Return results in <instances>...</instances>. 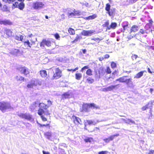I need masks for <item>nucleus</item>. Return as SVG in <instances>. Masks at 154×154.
Wrapping results in <instances>:
<instances>
[{"label":"nucleus","mask_w":154,"mask_h":154,"mask_svg":"<svg viewBox=\"0 0 154 154\" xmlns=\"http://www.w3.org/2000/svg\"><path fill=\"white\" fill-rule=\"evenodd\" d=\"M89 66H85L83 67L81 69V71L83 72L85 69H88L86 72L87 75L88 76H91L92 75V70L90 69H88Z\"/></svg>","instance_id":"2eb2a0df"},{"label":"nucleus","mask_w":154,"mask_h":154,"mask_svg":"<svg viewBox=\"0 0 154 154\" xmlns=\"http://www.w3.org/2000/svg\"><path fill=\"white\" fill-rule=\"evenodd\" d=\"M148 154H154V150H149Z\"/></svg>","instance_id":"4d7b16f0"},{"label":"nucleus","mask_w":154,"mask_h":154,"mask_svg":"<svg viewBox=\"0 0 154 154\" xmlns=\"http://www.w3.org/2000/svg\"><path fill=\"white\" fill-rule=\"evenodd\" d=\"M0 24L5 26H11L13 24V22L9 20H5L0 21Z\"/></svg>","instance_id":"a211bd4d"},{"label":"nucleus","mask_w":154,"mask_h":154,"mask_svg":"<svg viewBox=\"0 0 154 154\" xmlns=\"http://www.w3.org/2000/svg\"><path fill=\"white\" fill-rule=\"evenodd\" d=\"M147 69L149 73H152V72L151 71L149 68H148Z\"/></svg>","instance_id":"e2e57ef3"},{"label":"nucleus","mask_w":154,"mask_h":154,"mask_svg":"<svg viewBox=\"0 0 154 154\" xmlns=\"http://www.w3.org/2000/svg\"><path fill=\"white\" fill-rule=\"evenodd\" d=\"M150 92L151 93V94L152 93V91H153V89L152 88H150L149 90Z\"/></svg>","instance_id":"774afa93"},{"label":"nucleus","mask_w":154,"mask_h":154,"mask_svg":"<svg viewBox=\"0 0 154 154\" xmlns=\"http://www.w3.org/2000/svg\"><path fill=\"white\" fill-rule=\"evenodd\" d=\"M37 85L35 84V82L30 83L28 84L27 85V87L28 88H33V87L36 86Z\"/></svg>","instance_id":"473e14b6"},{"label":"nucleus","mask_w":154,"mask_h":154,"mask_svg":"<svg viewBox=\"0 0 154 154\" xmlns=\"http://www.w3.org/2000/svg\"><path fill=\"white\" fill-rule=\"evenodd\" d=\"M37 123L40 127H48L49 128H50V125L49 124H47L46 125L42 124L39 123L38 122H37Z\"/></svg>","instance_id":"79ce46f5"},{"label":"nucleus","mask_w":154,"mask_h":154,"mask_svg":"<svg viewBox=\"0 0 154 154\" xmlns=\"http://www.w3.org/2000/svg\"><path fill=\"white\" fill-rule=\"evenodd\" d=\"M42 152L43 154H50L49 152H46L44 151H43Z\"/></svg>","instance_id":"bf43d9fd"},{"label":"nucleus","mask_w":154,"mask_h":154,"mask_svg":"<svg viewBox=\"0 0 154 154\" xmlns=\"http://www.w3.org/2000/svg\"><path fill=\"white\" fill-rule=\"evenodd\" d=\"M149 23H151V24L153 25V21L152 20V19L149 20L148 21Z\"/></svg>","instance_id":"052dcab7"},{"label":"nucleus","mask_w":154,"mask_h":154,"mask_svg":"<svg viewBox=\"0 0 154 154\" xmlns=\"http://www.w3.org/2000/svg\"><path fill=\"white\" fill-rule=\"evenodd\" d=\"M109 57V55L108 54H106L104 56V58L108 59Z\"/></svg>","instance_id":"13d9d810"},{"label":"nucleus","mask_w":154,"mask_h":154,"mask_svg":"<svg viewBox=\"0 0 154 154\" xmlns=\"http://www.w3.org/2000/svg\"><path fill=\"white\" fill-rule=\"evenodd\" d=\"M1 10L3 12H10L9 8L6 5H4L1 7Z\"/></svg>","instance_id":"393cba45"},{"label":"nucleus","mask_w":154,"mask_h":154,"mask_svg":"<svg viewBox=\"0 0 154 154\" xmlns=\"http://www.w3.org/2000/svg\"><path fill=\"white\" fill-rule=\"evenodd\" d=\"M12 33L11 29L5 28L4 30L3 36L6 38H9L12 36Z\"/></svg>","instance_id":"6e6552de"},{"label":"nucleus","mask_w":154,"mask_h":154,"mask_svg":"<svg viewBox=\"0 0 154 154\" xmlns=\"http://www.w3.org/2000/svg\"><path fill=\"white\" fill-rule=\"evenodd\" d=\"M108 152L107 151H102L98 152V154H106Z\"/></svg>","instance_id":"864d4df0"},{"label":"nucleus","mask_w":154,"mask_h":154,"mask_svg":"<svg viewBox=\"0 0 154 154\" xmlns=\"http://www.w3.org/2000/svg\"><path fill=\"white\" fill-rule=\"evenodd\" d=\"M117 85H112L108 86L106 88H103V90L104 92H107L108 91H113L114 89L116 88V87L117 86Z\"/></svg>","instance_id":"6ab92c4d"},{"label":"nucleus","mask_w":154,"mask_h":154,"mask_svg":"<svg viewBox=\"0 0 154 154\" xmlns=\"http://www.w3.org/2000/svg\"><path fill=\"white\" fill-rule=\"evenodd\" d=\"M97 16L95 14H93L92 15L89 16L88 17H86L85 19L86 20H93L95 19L97 17Z\"/></svg>","instance_id":"2f4dec72"},{"label":"nucleus","mask_w":154,"mask_h":154,"mask_svg":"<svg viewBox=\"0 0 154 154\" xmlns=\"http://www.w3.org/2000/svg\"><path fill=\"white\" fill-rule=\"evenodd\" d=\"M137 57V55L135 54H133L131 56V58L133 60H136Z\"/></svg>","instance_id":"09e8293b"},{"label":"nucleus","mask_w":154,"mask_h":154,"mask_svg":"<svg viewBox=\"0 0 154 154\" xmlns=\"http://www.w3.org/2000/svg\"><path fill=\"white\" fill-rule=\"evenodd\" d=\"M111 6L109 3H107L106 5L105 10L107 11V13L110 16H114L115 12L116 9L115 8L111 9L110 10Z\"/></svg>","instance_id":"423d86ee"},{"label":"nucleus","mask_w":154,"mask_h":154,"mask_svg":"<svg viewBox=\"0 0 154 154\" xmlns=\"http://www.w3.org/2000/svg\"><path fill=\"white\" fill-rule=\"evenodd\" d=\"M82 77V75L81 73H76L75 74V79L77 80H80Z\"/></svg>","instance_id":"c756f323"},{"label":"nucleus","mask_w":154,"mask_h":154,"mask_svg":"<svg viewBox=\"0 0 154 154\" xmlns=\"http://www.w3.org/2000/svg\"><path fill=\"white\" fill-rule=\"evenodd\" d=\"M45 45L47 47H50L51 46V42L48 40H46L45 39H43L42 42L40 43V46L41 47H44Z\"/></svg>","instance_id":"9b49d317"},{"label":"nucleus","mask_w":154,"mask_h":154,"mask_svg":"<svg viewBox=\"0 0 154 154\" xmlns=\"http://www.w3.org/2000/svg\"><path fill=\"white\" fill-rule=\"evenodd\" d=\"M84 140L86 143H91L93 141V139L92 137H86Z\"/></svg>","instance_id":"c9c22d12"},{"label":"nucleus","mask_w":154,"mask_h":154,"mask_svg":"<svg viewBox=\"0 0 154 154\" xmlns=\"http://www.w3.org/2000/svg\"><path fill=\"white\" fill-rule=\"evenodd\" d=\"M128 77V75H125L120 77L116 80V82H119V83H125L127 85L129 84H132V79L131 78L128 79L127 78Z\"/></svg>","instance_id":"f03ea898"},{"label":"nucleus","mask_w":154,"mask_h":154,"mask_svg":"<svg viewBox=\"0 0 154 154\" xmlns=\"http://www.w3.org/2000/svg\"><path fill=\"white\" fill-rule=\"evenodd\" d=\"M44 135L48 139H50L52 136L51 133L49 132H45Z\"/></svg>","instance_id":"7c9ffc66"},{"label":"nucleus","mask_w":154,"mask_h":154,"mask_svg":"<svg viewBox=\"0 0 154 154\" xmlns=\"http://www.w3.org/2000/svg\"><path fill=\"white\" fill-rule=\"evenodd\" d=\"M39 108L38 111V114L40 116L41 118L43 121L45 122L47 121V119L43 115V114L45 113V115L46 116L50 115L51 113L48 110H46L45 112L44 110H46L49 107V106L43 103H39Z\"/></svg>","instance_id":"f257e3e1"},{"label":"nucleus","mask_w":154,"mask_h":154,"mask_svg":"<svg viewBox=\"0 0 154 154\" xmlns=\"http://www.w3.org/2000/svg\"><path fill=\"white\" fill-rule=\"evenodd\" d=\"M39 74L42 78H45L47 77V73L46 70H41L39 72Z\"/></svg>","instance_id":"4be33fe9"},{"label":"nucleus","mask_w":154,"mask_h":154,"mask_svg":"<svg viewBox=\"0 0 154 154\" xmlns=\"http://www.w3.org/2000/svg\"><path fill=\"white\" fill-rule=\"evenodd\" d=\"M139 29L138 26L134 25L132 26L130 29V32H137Z\"/></svg>","instance_id":"5701e85b"},{"label":"nucleus","mask_w":154,"mask_h":154,"mask_svg":"<svg viewBox=\"0 0 154 154\" xmlns=\"http://www.w3.org/2000/svg\"><path fill=\"white\" fill-rule=\"evenodd\" d=\"M117 24L115 22H112V23L110 25L109 27L106 28V30H110L111 29H114L116 28L117 27Z\"/></svg>","instance_id":"b1692460"},{"label":"nucleus","mask_w":154,"mask_h":154,"mask_svg":"<svg viewBox=\"0 0 154 154\" xmlns=\"http://www.w3.org/2000/svg\"><path fill=\"white\" fill-rule=\"evenodd\" d=\"M25 7V4L23 2L19 3L17 2H16L13 3L12 5V8L13 9L17 8L20 10H23L24 8Z\"/></svg>","instance_id":"0eeeda50"},{"label":"nucleus","mask_w":154,"mask_h":154,"mask_svg":"<svg viewBox=\"0 0 154 154\" xmlns=\"http://www.w3.org/2000/svg\"><path fill=\"white\" fill-rule=\"evenodd\" d=\"M150 32L149 30L146 29L144 27V29H140L138 33V35H144L145 34H147Z\"/></svg>","instance_id":"412c9836"},{"label":"nucleus","mask_w":154,"mask_h":154,"mask_svg":"<svg viewBox=\"0 0 154 154\" xmlns=\"http://www.w3.org/2000/svg\"><path fill=\"white\" fill-rule=\"evenodd\" d=\"M98 74L99 77L104 75L105 74V72L103 68L100 69V70L98 71Z\"/></svg>","instance_id":"c85d7f7f"},{"label":"nucleus","mask_w":154,"mask_h":154,"mask_svg":"<svg viewBox=\"0 0 154 154\" xmlns=\"http://www.w3.org/2000/svg\"><path fill=\"white\" fill-rule=\"evenodd\" d=\"M119 136V134H116L111 135L108 138L104 139L103 140L105 143H108L110 141L113 140L115 137H118Z\"/></svg>","instance_id":"dca6fc26"},{"label":"nucleus","mask_w":154,"mask_h":154,"mask_svg":"<svg viewBox=\"0 0 154 154\" xmlns=\"http://www.w3.org/2000/svg\"><path fill=\"white\" fill-rule=\"evenodd\" d=\"M62 76V70L59 67H57L55 69V72H54L51 79L52 80L57 79L61 77Z\"/></svg>","instance_id":"20e7f679"},{"label":"nucleus","mask_w":154,"mask_h":154,"mask_svg":"<svg viewBox=\"0 0 154 154\" xmlns=\"http://www.w3.org/2000/svg\"><path fill=\"white\" fill-rule=\"evenodd\" d=\"M89 108H93V109H97L98 107L94 103H88Z\"/></svg>","instance_id":"a19ab883"},{"label":"nucleus","mask_w":154,"mask_h":154,"mask_svg":"<svg viewBox=\"0 0 154 154\" xmlns=\"http://www.w3.org/2000/svg\"><path fill=\"white\" fill-rule=\"evenodd\" d=\"M17 81H24V78L22 76H20V77L18 76H17L15 77Z\"/></svg>","instance_id":"c03bdc74"},{"label":"nucleus","mask_w":154,"mask_h":154,"mask_svg":"<svg viewBox=\"0 0 154 154\" xmlns=\"http://www.w3.org/2000/svg\"><path fill=\"white\" fill-rule=\"evenodd\" d=\"M35 44V42L30 40V42L29 40L24 41L23 42V45L25 47L27 48H31L32 45H34Z\"/></svg>","instance_id":"4468645a"},{"label":"nucleus","mask_w":154,"mask_h":154,"mask_svg":"<svg viewBox=\"0 0 154 154\" xmlns=\"http://www.w3.org/2000/svg\"><path fill=\"white\" fill-rule=\"evenodd\" d=\"M86 81L89 84H92L94 82V79L91 77H89L87 79Z\"/></svg>","instance_id":"ea45409f"},{"label":"nucleus","mask_w":154,"mask_h":154,"mask_svg":"<svg viewBox=\"0 0 154 154\" xmlns=\"http://www.w3.org/2000/svg\"><path fill=\"white\" fill-rule=\"evenodd\" d=\"M82 52L84 54H85L86 52V50L85 49H83L82 50Z\"/></svg>","instance_id":"338daca9"},{"label":"nucleus","mask_w":154,"mask_h":154,"mask_svg":"<svg viewBox=\"0 0 154 154\" xmlns=\"http://www.w3.org/2000/svg\"><path fill=\"white\" fill-rule=\"evenodd\" d=\"M16 0H7V2L9 4H11L15 2Z\"/></svg>","instance_id":"5fc2aeb1"},{"label":"nucleus","mask_w":154,"mask_h":154,"mask_svg":"<svg viewBox=\"0 0 154 154\" xmlns=\"http://www.w3.org/2000/svg\"><path fill=\"white\" fill-rule=\"evenodd\" d=\"M91 40H94V41H99H99H101V39H100L99 38H92L91 39Z\"/></svg>","instance_id":"603ef678"},{"label":"nucleus","mask_w":154,"mask_h":154,"mask_svg":"<svg viewBox=\"0 0 154 154\" xmlns=\"http://www.w3.org/2000/svg\"><path fill=\"white\" fill-rule=\"evenodd\" d=\"M111 66L112 68L114 69L117 67L116 63L114 62H112L111 63Z\"/></svg>","instance_id":"a18cd8bd"},{"label":"nucleus","mask_w":154,"mask_h":154,"mask_svg":"<svg viewBox=\"0 0 154 154\" xmlns=\"http://www.w3.org/2000/svg\"><path fill=\"white\" fill-rule=\"evenodd\" d=\"M77 12L75 11H73L72 12L68 14V16L69 17H71L77 15Z\"/></svg>","instance_id":"4c0bfd02"},{"label":"nucleus","mask_w":154,"mask_h":154,"mask_svg":"<svg viewBox=\"0 0 154 154\" xmlns=\"http://www.w3.org/2000/svg\"><path fill=\"white\" fill-rule=\"evenodd\" d=\"M109 24V21L107 20L102 25V26L103 27H106V28H107L109 27V26H108Z\"/></svg>","instance_id":"49530a36"},{"label":"nucleus","mask_w":154,"mask_h":154,"mask_svg":"<svg viewBox=\"0 0 154 154\" xmlns=\"http://www.w3.org/2000/svg\"><path fill=\"white\" fill-rule=\"evenodd\" d=\"M153 105V102H149L147 104L143 106L141 108V110L144 111L148 109H150V111H151L152 110V105Z\"/></svg>","instance_id":"f3484780"},{"label":"nucleus","mask_w":154,"mask_h":154,"mask_svg":"<svg viewBox=\"0 0 154 154\" xmlns=\"http://www.w3.org/2000/svg\"><path fill=\"white\" fill-rule=\"evenodd\" d=\"M54 36L55 38L56 39H57V40L59 39V38H60V36L58 33H55V34H54Z\"/></svg>","instance_id":"de8ad7c7"},{"label":"nucleus","mask_w":154,"mask_h":154,"mask_svg":"<svg viewBox=\"0 0 154 154\" xmlns=\"http://www.w3.org/2000/svg\"><path fill=\"white\" fill-rule=\"evenodd\" d=\"M152 24H151L149 23H147L145 26V28L146 29H148L149 30V31L152 32V30L151 29V27L152 26Z\"/></svg>","instance_id":"f704fd0d"},{"label":"nucleus","mask_w":154,"mask_h":154,"mask_svg":"<svg viewBox=\"0 0 154 154\" xmlns=\"http://www.w3.org/2000/svg\"><path fill=\"white\" fill-rule=\"evenodd\" d=\"M145 72V70H143L139 72L136 74L135 78L137 79L140 78L143 75V73Z\"/></svg>","instance_id":"a878e982"},{"label":"nucleus","mask_w":154,"mask_h":154,"mask_svg":"<svg viewBox=\"0 0 154 154\" xmlns=\"http://www.w3.org/2000/svg\"><path fill=\"white\" fill-rule=\"evenodd\" d=\"M82 37L79 35L77 34L75 38V39L71 42L72 43H76L78 41H79L80 40L82 39Z\"/></svg>","instance_id":"bb28decb"},{"label":"nucleus","mask_w":154,"mask_h":154,"mask_svg":"<svg viewBox=\"0 0 154 154\" xmlns=\"http://www.w3.org/2000/svg\"><path fill=\"white\" fill-rule=\"evenodd\" d=\"M72 119L75 126H78L79 125H82V120L79 117L73 115L72 117Z\"/></svg>","instance_id":"1a4fd4ad"},{"label":"nucleus","mask_w":154,"mask_h":154,"mask_svg":"<svg viewBox=\"0 0 154 154\" xmlns=\"http://www.w3.org/2000/svg\"><path fill=\"white\" fill-rule=\"evenodd\" d=\"M89 108L88 103H83L82 106V108L81 111L82 112H88V109Z\"/></svg>","instance_id":"aec40b11"},{"label":"nucleus","mask_w":154,"mask_h":154,"mask_svg":"<svg viewBox=\"0 0 154 154\" xmlns=\"http://www.w3.org/2000/svg\"><path fill=\"white\" fill-rule=\"evenodd\" d=\"M18 116L22 119L28 120H30L32 119L31 116L27 113H21L20 114H18Z\"/></svg>","instance_id":"ddd939ff"},{"label":"nucleus","mask_w":154,"mask_h":154,"mask_svg":"<svg viewBox=\"0 0 154 154\" xmlns=\"http://www.w3.org/2000/svg\"><path fill=\"white\" fill-rule=\"evenodd\" d=\"M95 31L93 30H83L81 32V34L86 36H90L94 33Z\"/></svg>","instance_id":"f8f14e48"},{"label":"nucleus","mask_w":154,"mask_h":154,"mask_svg":"<svg viewBox=\"0 0 154 154\" xmlns=\"http://www.w3.org/2000/svg\"><path fill=\"white\" fill-rule=\"evenodd\" d=\"M68 32L71 35H74L75 33V30L72 28H69L68 29Z\"/></svg>","instance_id":"e433bc0d"},{"label":"nucleus","mask_w":154,"mask_h":154,"mask_svg":"<svg viewBox=\"0 0 154 154\" xmlns=\"http://www.w3.org/2000/svg\"><path fill=\"white\" fill-rule=\"evenodd\" d=\"M123 30L124 31L126 29H127V28L128 27V24H127L126 25H124L123 26Z\"/></svg>","instance_id":"3c124183"},{"label":"nucleus","mask_w":154,"mask_h":154,"mask_svg":"<svg viewBox=\"0 0 154 154\" xmlns=\"http://www.w3.org/2000/svg\"><path fill=\"white\" fill-rule=\"evenodd\" d=\"M86 122L89 125H95L97 123V122L93 121L91 120H87Z\"/></svg>","instance_id":"58836bf2"},{"label":"nucleus","mask_w":154,"mask_h":154,"mask_svg":"<svg viewBox=\"0 0 154 154\" xmlns=\"http://www.w3.org/2000/svg\"><path fill=\"white\" fill-rule=\"evenodd\" d=\"M48 102V105L49 106V107L52 104V102L50 100H48L47 101Z\"/></svg>","instance_id":"6e6d98bb"},{"label":"nucleus","mask_w":154,"mask_h":154,"mask_svg":"<svg viewBox=\"0 0 154 154\" xmlns=\"http://www.w3.org/2000/svg\"><path fill=\"white\" fill-rule=\"evenodd\" d=\"M128 121L130 122H131L132 123H134V122L132 120H131L130 119H128Z\"/></svg>","instance_id":"69168bd1"},{"label":"nucleus","mask_w":154,"mask_h":154,"mask_svg":"<svg viewBox=\"0 0 154 154\" xmlns=\"http://www.w3.org/2000/svg\"><path fill=\"white\" fill-rule=\"evenodd\" d=\"M105 72H106L107 74H110L111 72V70L109 66H107L106 67V69L105 70Z\"/></svg>","instance_id":"37998d69"},{"label":"nucleus","mask_w":154,"mask_h":154,"mask_svg":"<svg viewBox=\"0 0 154 154\" xmlns=\"http://www.w3.org/2000/svg\"><path fill=\"white\" fill-rule=\"evenodd\" d=\"M45 7V4L42 2H34L33 7L35 9H40Z\"/></svg>","instance_id":"9d476101"},{"label":"nucleus","mask_w":154,"mask_h":154,"mask_svg":"<svg viewBox=\"0 0 154 154\" xmlns=\"http://www.w3.org/2000/svg\"><path fill=\"white\" fill-rule=\"evenodd\" d=\"M17 69L18 70L21 74H23L26 76H27L28 75H29L30 73L29 69L24 66H20L17 68Z\"/></svg>","instance_id":"39448f33"},{"label":"nucleus","mask_w":154,"mask_h":154,"mask_svg":"<svg viewBox=\"0 0 154 154\" xmlns=\"http://www.w3.org/2000/svg\"><path fill=\"white\" fill-rule=\"evenodd\" d=\"M133 38V36H129L127 37V38L128 39V40H130L132 38Z\"/></svg>","instance_id":"0e129e2a"},{"label":"nucleus","mask_w":154,"mask_h":154,"mask_svg":"<svg viewBox=\"0 0 154 154\" xmlns=\"http://www.w3.org/2000/svg\"><path fill=\"white\" fill-rule=\"evenodd\" d=\"M23 36L22 35H20L19 36L16 35L15 36V38L17 41H23Z\"/></svg>","instance_id":"72a5a7b5"},{"label":"nucleus","mask_w":154,"mask_h":154,"mask_svg":"<svg viewBox=\"0 0 154 154\" xmlns=\"http://www.w3.org/2000/svg\"><path fill=\"white\" fill-rule=\"evenodd\" d=\"M11 108L10 103L4 101L0 102V110L2 112H5L6 110Z\"/></svg>","instance_id":"7ed1b4c3"},{"label":"nucleus","mask_w":154,"mask_h":154,"mask_svg":"<svg viewBox=\"0 0 154 154\" xmlns=\"http://www.w3.org/2000/svg\"><path fill=\"white\" fill-rule=\"evenodd\" d=\"M62 97L63 99H66L69 98L70 97V94L69 92H66L62 95Z\"/></svg>","instance_id":"cd10ccee"},{"label":"nucleus","mask_w":154,"mask_h":154,"mask_svg":"<svg viewBox=\"0 0 154 154\" xmlns=\"http://www.w3.org/2000/svg\"><path fill=\"white\" fill-rule=\"evenodd\" d=\"M78 69L79 68L78 67H77L76 68H75L74 69H68L67 70L69 71H72L73 72L78 70Z\"/></svg>","instance_id":"8fccbe9b"},{"label":"nucleus","mask_w":154,"mask_h":154,"mask_svg":"<svg viewBox=\"0 0 154 154\" xmlns=\"http://www.w3.org/2000/svg\"><path fill=\"white\" fill-rule=\"evenodd\" d=\"M104 59V58L103 57H100L99 58V61H101Z\"/></svg>","instance_id":"680f3d73"}]
</instances>
